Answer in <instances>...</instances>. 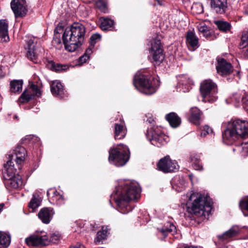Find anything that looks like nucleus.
I'll return each instance as SVG.
<instances>
[{
    "mask_svg": "<svg viewBox=\"0 0 248 248\" xmlns=\"http://www.w3.org/2000/svg\"><path fill=\"white\" fill-rule=\"evenodd\" d=\"M199 31L202 33L203 36L207 37L210 35V32L208 27L203 23L197 26Z\"/></svg>",
    "mask_w": 248,
    "mask_h": 248,
    "instance_id": "58836bf2",
    "label": "nucleus"
},
{
    "mask_svg": "<svg viewBox=\"0 0 248 248\" xmlns=\"http://www.w3.org/2000/svg\"><path fill=\"white\" fill-rule=\"evenodd\" d=\"M200 91L204 101L214 102L217 99L216 84L211 80H205L201 85Z\"/></svg>",
    "mask_w": 248,
    "mask_h": 248,
    "instance_id": "1a4fd4ad",
    "label": "nucleus"
},
{
    "mask_svg": "<svg viewBox=\"0 0 248 248\" xmlns=\"http://www.w3.org/2000/svg\"><path fill=\"white\" fill-rule=\"evenodd\" d=\"M147 137L152 144L159 147L165 145L169 140V137L162 131L161 128L154 126L147 131Z\"/></svg>",
    "mask_w": 248,
    "mask_h": 248,
    "instance_id": "423d86ee",
    "label": "nucleus"
},
{
    "mask_svg": "<svg viewBox=\"0 0 248 248\" xmlns=\"http://www.w3.org/2000/svg\"><path fill=\"white\" fill-rule=\"evenodd\" d=\"M200 6H201V7H202V6H201V5H200ZM202 11H203V9H202V7H201V9L200 11H199V13H201V12H202Z\"/></svg>",
    "mask_w": 248,
    "mask_h": 248,
    "instance_id": "13d9d810",
    "label": "nucleus"
},
{
    "mask_svg": "<svg viewBox=\"0 0 248 248\" xmlns=\"http://www.w3.org/2000/svg\"><path fill=\"white\" fill-rule=\"evenodd\" d=\"M184 248H201L200 247H190V246H185Z\"/></svg>",
    "mask_w": 248,
    "mask_h": 248,
    "instance_id": "6e6d98bb",
    "label": "nucleus"
},
{
    "mask_svg": "<svg viewBox=\"0 0 248 248\" xmlns=\"http://www.w3.org/2000/svg\"><path fill=\"white\" fill-rule=\"evenodd\" d=\"M27 50V57L34 63L38 62V57L43 51V49L40 45L37 43V39L31 37L26 41L25 46Z\"/></svg>",
    "mask_w": 248,
    "mask_h": 248,
    "instance_id": "6e6552de",
    "label": "nucleus"
},
{
    "mask_svg": "<svg viewBox=\"0 0 248 248\" xmlns=\"http://www.w3.org/2000/svg\"><path fill=\"white\" fill-rule=\"evenodd\" d=\"M52 44V45L57 49H60L62 47V44L61 42V35L60 34H54Z\"/></svg>",
    "mask_w": 248,
    "mask_h": 248,
    "instance_id": "4c0bfd02",
    "label": "nucleus"
},
{
    "mask_svg": "<svg viewBox=\"0 0 248 248\" xmlns=\"http://www.w3.org/2000/svg\"><path fill=\"white\" fill-rule=\"evenodd\" d=\"M70 27L66 28L63 33L62 39L65 48L69 52H74L79 46Z\"/></svg>",
    "mask_w": 248,
    "mask_h": 248,
    "instance_id": "f8f14e48",
    "label": "nucleus"
},
{
    "mask_svg": "<svg viewBox=\"0 0 248 248\" xmlns=\"http://www.w3.org/2000/svg\"><path fill=\"white\" fill-rule=\"evenodd\" d=\"M166 119L170 126L174 128L178 127L181 123V118L174 112L167 114Z\"/></svg>",
    "mask_w": 248,
    "mask_h": 248,
    "instance_id": "bb28decb",
    "label": "nucleus"
},
{
    "mask_svg": "<svg viewBox=\"0 0 248 248\" xmlns=\"http://www.w3.org/2000/svg\"><path fill=\"white\" fill-rule=\"evenodd\" d=\"M191 88L189 83L188 84H185L183 80H182V83H179L178 85V89L179 92L182 91L183 92H187L189 91V90Z\"/></svg>",
    "mask_w": 248,
    "mask_h": 248,
    "instance_id": "a19ab883",
    "label": "nucleus"
},
{
    "mask_svg": "<svg viewBox=\"0 0 248 248\" xmlns=\"http://www.w3.org/2000/svg\"><path fill=\"white\" fill-rule=\"evenodd\" d=\"M193 167L196 170H202L203 167L201 163V160L199 161H197V162H195L194 163H192Z\"/></svg>",
    "mask_w": 248,
    "mask_h": 248,
    "instance_id": "49530a36",
    "label": "nucleus"
},
{
    "mask_svg": "<svg viewBox=\"0 0 248 248\" xmlns=\"http://www.w3.org/2000/svg\"><path fill=\"white\" fill-rule=\"evenodd\" d=\"M158 230L164 237H166L168 233L171 232L173 234L176 231V227L173 224L168 223L166 225L161 229H158Z\"/></svg>",
    "mask_w": 248,
    "mask_h": 248,
    "instance_id": "2f4dec72",
    "label": "nucleus"
},
{
    "mask_svg": "<svg viewBox=\"0 0 248 248\" xmlns=\"http://www.w3.org/2000/svg\"><path fill=\"white\" fill-rule=\"evenodd\" d=\"M242 153L243 155H246L248 154V141L242 143L241 145Z\"/></svg>",
    "mask_w": 248,
    "mask_h": 248,
    "instance_id": "c03bdc74",
    "label": "nucleus"
},
{
    "mask_svg": "<svg viewBox=\"0 0 248 248\" xmlns=\"http://www.w3.org/2000/svg\"><path fill=\"white\" fill-rule=\"evenodd\" d=\"M55 212L53 208L45 207L42 208L38 213L39 218L43 223L47 224L52 219Z\"/></svg>",
    "mask_w": 248,
    "mask_h": 248,
    "instance_id": "6ab92c4d",
    "label": "nucleus"
},
{
    "mask_svg": "<svg viewBox=\"0 0 248 248\" xmlns=\"http://www.w3.org/2000/svg\"><path fill=\"white\" fill-rule=\"evenodd\" d=\"M243 49L242 53L244 57L246 59H248V46Z\"/></svg>",
    "mask_w": 248,
    "mask_h": 248,
    "instance_id": "3c124183",
    "label": "nucleus"
},
{
    "mask_svg": "<svg viewBox=\"0 0 248 248\" xmlns=\"http://www.w3.org/2000/svg\"><path fill=\"white\" fill-rule=\"evenodd\" d=\"M212 9L216 13L222 14L227 9V0H210Z\"/></svg>",
    "mask_w": 248,
    "mask_h": 248,
    "instance_id": "aec40b11",
    "label": "nucleus"
},
{
    "mask_svg": "<svg viewBox=\"0 0 248 248\" xmlns=\"http://www.w3.org/2000/svg\"><path fill=\"white\" fill-rule=\"evenodd\" d=\"M158 170L165 173L174 172L179 169V166L175 160H172L167 155L160 159L157 164Z\"/></svg>",
    "mask_w": 248,
    "mask_h": 248,
    "instance_id": "ddd939ff",
    "label": "nucleus"
},
{
    "mask_svg": "<svg viewBox=\"0 0 248 248\" xmlns=\"http://www.w3.org/2000/svg\"><path fill=\"white\" fill-rule=\"evenodd\" d=\"M92 52L93 51H92V48H89L86 50V51L84 55H87L90 56L89 55L92 53Z\"/></svg>",
    "mask_w": 248,
    "mask_h": 248,
    "instance_id": "603ef678",
    "label": "nucleus"
},
{
    "mask_svg": "<svg viewBox=\"0 0 248 248\" xmlns=\"http://www.w3.org/2000/svg\"><path fill=\"white\" fill-rule=\"evenodd\" d=\"M63 31V26L62 23H60L58 24L55 28L54 34H59L60 35L61 33L63 31Z\"/></svg>",
    "mask_w": 248,
    "mask_h": 248,
    "instance_id": "a18cd8bd",
    "label": "nucleus"
},
{
    "mask_svg": "<svg viewBox=\"0 0 248 248\" xmlns=\"http://www.w3.org/2000/svg\"><path fill=\"white\" fill-rule=\"evenodd\" d=\"M108 228L107 226H103L102 230L98 231L96 234V237L94 239V243L96 244H99L103 240L107 238L108 232Z\"/></svg>",
    "mask_w": 248,
    "mask_h": 248,
    "instance_id": "c756f323",
    "label": "nucleus"
},
{
    "mask_svg": "<svg viewBox=\"0 0 248 248\" xmlns=\"http://www.w3.org/2000/svg\"><path fill=\"white\" fill-rule=\"evenodd\" d=\"M150 55L157 63L161 62L164 56L161 48V42L159 39H154L151 43V47L149 50Z\"/></svg>",
    "mask_w": 248,
    "mask_h": 248,
    "instance_id": "4468645a",
    "label": "nucleus"
},
{
    "mask_svg": "<svg viewBox=\"0 0 248 248\" xmlns=\"http://www.w3.org/2000/svg\"><path fill=\"white\" fill-rule=\"evenodd\" d=\"M141 189L136 182L123 180L119 183L111 198L115 201L120 212L126 214L132 210L129 202L138 198Z\"/></svg>",
    "mask_w": 248,
    "mask_h": 248,
    "instance_id": "f257e3e1",
    "label": "nucleus"
},
{
    "mask_svg": "<svg viewBox=\"0 0 248 248\" xmlns=\"http://www.w3.org/2000/svg\"><path fill=\"white\" fill-rule=\"evenodd\" d=\"M10 242V234L7 232L0 231V248H7Z\"/></svg>",
    "mask_w": 248,
    "mask_h": 248,
    "instance_id": "cd10ccee",
    "label": "nucleus"
},
{
    "mask_svg": "<svg viewBox=\"0 0 248 248\" xmlns=\"http://www.w3.org/2000/svg\"><path fill=\"white\" fill-rule=\"evenodd\" d=\"M103 7L104 8H105V5L104 4V5H103Z\"/></svg>",
    "mask_w": 248,
    "mask_h": 248,
    "instance_id": "052dcab7",
    "label": "nucleus"
},
{
    "mask_svg": "<svg viewBox=\"0 0 248 248\" xmlns=\"http://www.w3.org/2000/svg\"><path fill=\"white\" fill-rule=\"evenodd\" d=\"M100 39L101 36L99 34L96 33L92 35L90 39V44L92 47H93L94 45L100 41Z\"/></svg>",
    "mask_w": 248,
    "mask_h": 248,
    "instance_id": "37998d69",
    "label": "nucleus"
},
{
    "mask_svg": "<svg viewBox=\"0 0 248 248\" xmlns=\"http://www.w3.org/2000/svg\"><path fill=\"white\" fill-rule=\"evenodd\" d=\"M25 242L29 246L44 247L49 242V237L44 231L36 232L25 239Z\"/></svg>",
    "mask_w": 248,
    "mask_h": 248,
    "instance_id": "9d476101",
    "label": "nucleus"
},
{
    "mask_svg": "<svg viewBox=\"0 0 248 248\" xmlns=\"http://www.w3.org/2000/svg\"><path fill=\"white\" fill-rule=\"evenodd\" d=\"M239 207L245 216H248V196L243 198L239 202Z\"/></svg>",
    "mask_w": 248,
    "mask_h": 248,
    "instance_id": "f704fd0d",
    "label": "nucleus"
},
{
    "mask_svg": "<svg viewBox=\"0 0 248 248\" xmlns=\"http://www.w3.org/2000/svg\"><path fill=\"white\" fill-rule=\"evenodd\" d=\"M41 95V91L38 86L32 84L30 89L25 90L19 98L22 103L27 102L33 99L34 96L40 97Z\"/></svg>",
    "mask_w": 248,
    "mask_h": 248,
    "instance_id": "2eb2a0df",
    "label": "nucleus"
},
{
    "mask_svg": "<svg viewBox=\"0 0 248 248\" xmlns=\"http://www.w3.org/2000/svg\"><path fill=\"white\" fill-rule=\"evenodd\" d=\"M51 92L53 95L62 98L64 90L61 83L59 81H53L51 85Z\"/></svg>",
    "mask_w": 248,
    "mask_h": 248,
    "instance_id": "393cba45",
    "label": "nucleus"
},
{
    "mask_svg": "<svg viewBox=\"0 0 248 248\" xmlns=\"http://www.w3.org/2000/svg\"><path fill=\"white\" fill-rule=\"evenodd\" d=\"M41 202V200L39 196H36L35 195H33V198L29 203V206L32 209H35L40 205Z\"/></svg>",
    "mask_w": 248,
    "mask_h": 248,
    "instance_id": "c9c22d12",
    "label": "nucleus"
},
{
    "mask_svg": "<svg viewBox=\"0 0 248 248\" xmlns=\"http://www.w3.org/2000/svg\"><path fill=\"white\" fill-rule=\"evenodd\" d=\"M217 65L216 66L218 74L224 76L230 74L232 72L231 63L228 62L224 59L218 58Z\"/></svg>",
    "mask_w": 248,
    "mask_h": 248,
    "instance_id": "a211bd4d",
    "label": "nucleus"
},
{
    "mask_svg": "<svg viewBox=\"0 0 248 248\" xmlns=\"http://www.w3.org/2000/svg\"><path fill=\"white\" fill-rule=\"evenodd\" d=\"M23 81L21 80H14L10 83V91L12 93H19L22 89Z\"/></svg>",
    "mask_w": 248,
    "mask_h": 248,
    "instance_id": "7c9ffc66",
    "label": "nucleus"
},
{
    "mask_svg": "<svg viewBox=\"0 0 248 248\" xmlns=\"http://www.w3.org/2000/svg\"><path fill=\"white\" fill-rule=\"evenodd\" d=\"M11 7L16 17L25 16L26 14L27 10L25 0H13Z\"/></svg>",
    "mask_w": 248,
    "mask_h": 248,
    "instance_id": "f3484780",
    "label": "nucleus"
},
{
    "mask_svg": "<svg viewBox=\"0 0 248 248\" xmlns=\"http://www.w3.org/2000/svg\"><path fill=\"white\" fill-rule=\"evenodd\" d=\"M127 130L124 121L116 123L114 125V139L121 140L124 138L126 134Z\"/></svg>",
    "mask_w": 248,
    "mask_h": 248,
    "instance_id": "412c9836",
    "label": "nucleus"
},
{
    "mask_svg": "<svg viewBox=\"0 0 248 248\" xmlns=\"http://www.w3.org/2000/svg\"><path fill=\"white\" fill-rule=\"evenodd\" d=\"M90 58V56L87 55H83L78 59V62L80 64L85 63Z\"/></svg>",
    "mask_w": 248,
    "mask_h": 248,
    "instance_id": "de8ad7c7",
    "label": "nucleus"
},
{
    "mask_svg": "<svg viewBox=\"0 0 248 248\" xmlns=\"http://www.w3.org/2000/svg\"><path fill=\"white\" fill-rule=\"evenodd\" d=\"M60 238V235L58 234H53L50 238H49L50 242L55 243Z\"/></svg>",
    "mask_w": 248,
    "mask_h": 248,
    "instance_id": "8fccbe9b",
    "label": "nucleus"
},
{
    "mask_svg": "<svg viewBox=\"0 0 248 248\" xmlns=\"http://www.w3.org/2000/svg\"><path fill=\"white\" fill-rule=\"evenodd\" d=\"M75 246L76 248H85L84 246L80 244H77Z\"/></svg>",
    "mask_w": 248,
    "mask_h": 248,
    "instance_id": "5fc2aeb1",
    "label": "nucleus"
},
{
    "mask_svg": "<svg viewBox=\"0 0 248 248\" xmlns=\"http://www.w3.org/2000/svg\"><path fill=\"white\" fill-rule=\"evenodd\" d=\"M27 155V151L24 147L17 146L14 150L10 151L8 155V161H11L14 164L16 163L19 170L21 169V164L24 162Z\"/></svg>",
    "mask_w": 248,
    "mask_h": 248,
    "instance_id": "9b49d317",
    "label": "nucleus"
},
{
    "mask_svg": "<svg viewBox=\"0 0 248 248\" xmlns=\"http://www.w3.org/2000/svg\"><path fill=\"white\" fill-rule=\"evenodd\" d=\"M239 232V227L237 226H233L229 230L223 234L218 236V238L222 240H227L237 235Z\"/></svg>",
    "mask_w": 248,
    "mask_h": 248,
    "instance_id": "a878e982",
    "label": "nucleus"
},
{
    "mask_svg": "<svg viewBox=\"0 0 248 248\" xmlns=\"http://www.w3.org/2000/svg\"><path fill=\"white\" fill-rule=\"evenodd\" d=\"M222 137L224 140L229 142L235 141L239 137H248V122L240 119L230 122Z\"/></svg>",
    "mask_w": 248,
    "mask_h": 248,
    "instance_id": "7ed1b4c3",
    "label": "nucleus"
},
{
    "mask_svg": "<svg viewBox=\"0 0 248 248\" xmlns=\"http://www.w3.org/2000/svg\"><path fill=\"white\" fill-rule=\"evenodd\" d=\"M100 28L102 30H108L113 25V21L109 18L101 17Z\"/></svg>",
    "mask_w": 248,
    "mask_h": 248,
    "instance_id": "473e14b6",
    "label": "nucleus"
},
{
    "mask_svg": "<svg viewBox=\"0 0 248 248\" xmlns=\"http://www.w3.org/2000/svg\"><path fill=\"white\" fill-rule=\"evenodd\" d=\"M190 116L189 120L195 124H199L201 118V111L197 108H192L190 110Z\"/></svg>",
    "mask_w": 248,
    "mask_h": 248,
    "instance_id": "c85d7f7f",
    "label": "nucleus"
},
{
    "mask_svg": "<svg viewBox=\"0 0 248 248\" xmlns=\"http://www.w3.org/2000/svg\"><path fill=\"white\" fill-rule=\"evenodd\" d=\"M47 195L54 203L59 205L64 203V199L63 196L55 189H49L47 192Z\"/></svg>",
    "mask_w": 248,
    "mask_h": 248,
    "instance_id": "b1692460",
    "label": "nucleus"
},
{
    "mask_svg": "<svg viewBox=\"0 0 248 248\" xmlns=\"http://www.w3.org/2000/svg\"><path fill=\"white\" fill-rule=\"evenodd\" d=\"M186 42L187 46L191 50H194L199 46V39L192 31L187 32Z\"/></svg>",
    "mask_w": 248,
    "mask_h": 248,
    "instance_id": "4be33fe9",
    "label": "nucleus"
},
{
    "mask_svg": "<svg viewBox=\"0 0 248 248\" xmlns=\"http://www.w3.org/2000/svg\"><path fill=\"white\" fill-rule=\"evenodd\" d=\"M248 46V34L247 32H244L241 37V42L239 45L240 49H245Z\"/></svg>",
    "mask_w": 248,
    "mask_h": 248,
    "instance_id": "ea45409f",
    "label": "nucleus"
},
{
    "mask_svg": "<svg viewBox=\"0 0 248 248\" xmlns=\"http://www.w3.org/2000/svg\"><path fill=\"white\" fill-rule=\"evenodd\" d=\"M73 35L75 36L79 46H80L84 41L86 31L85 27L79 23H74L70 27Z\"/></svg>",
    "mask_w": 248,
    "mask_h": 248,
    "instance_id": "dca6fc26",
    "label": "nucleus"
},
{
    "mask_svg": "<svg viewBox=\"0 0 248 248\" xmlns=\"http://www.w3.org/2000/svg\"><path fill=\"white\" fill-rule=\"evenodd\" d=\"M156 82H157V80L154 79L151 76L140 72L136 74L133 80L135 88L147 95L152 94L156 92Z\"/></svg>",
    "mask_w": 248,
    "mask_h": 248,
    "instance_id": "20e7f679",
    "label": "nucleus"
},
{
    "mask_svg": "<svg viewBox=\"0 0 248 248\" xmlns=\"http://www.w3.org/2000/svg\"><path fill=\"white\" fill-rule=\"evenodd\" d=\"M246 13L248 15V10H247V11H246Z\"/></svg>",
    "mask_w": 248,
    "mask_h": 248,
    "instance_id": "bf43d9fd",
    "label": "nucleus"
},
{
    "mask_svg": "<svg viewBox=\"0 0 248 248\" xmlns=\"http://www.w3.org/2000/svg\"><path fill=\"white\" fill-rule=\"evenodd\" d=\"M49 65L52 70L57 72H62L65 71L68 68V66L67 65L55 63L53 62H49Z\"/></svg>",
    "mask_w": 248,
    "mask_h": 248,
    "instance_id": "72a5a7b5",
    "label": "nucleus"
},
{
    "mask_svg": "<svg viewBox=\"0 0 248 248\" xmlns=\"http://www.w3.org/2000/svg\"><path fill=\"white\" fill-rule=\"evenodd\" d=\"M186 205L188 212L199 217L208 216L211 210L210 198L200 193H192Z\"/></svg>",
    "mask_w": 248,
    "mask_h": 248,
    "instance_id": "f03ea898",
    "label": "nucleus"
},
{
    "mask_svg": "<svg viewBox=\"0 0 248 248\" xmlns=\"http://www.w3.org/2000/svg\"><path fill=\"white\" fill-rule=\"evenodd\" d=\"M213 133V129L208 125L204 126L203 129L201 133V136L204 137L207 134H211Z\"/></svg>",
    "mask_w": 248,
    "mask_h": 248,
    "instance_id": "79ce46f5",
    "label": "nucleus"
},
{
    "mask_svg": "<svg viewBox=\"0 0 248 248\" xmlns=\"http://www.w3.org/2000/svg\"><path fill=\"white\" fill-rule=\"evenodd\" d=\"M128 153V149L125 145H118L109 149L108 160L111 164L117 167L123 166L129 159Z\"/></svg>",
    "mask_w": 248,
    "mask_h": 248,
    "instance_id": "39448f33",
    "label": "nucleus"
},
{
    "mask_svg": "<svg viewBox=\"0 0 248 248\" xmlns=\"http://www.w3.org/2000/svg\"><path fill=\"white\" fill-rule=\"evenodd\" d=\"M16 169L15 164L11 161H7L4 165L3 170V177L9 181V184L14 188H17L22 185V181L15 176Z\"/></svg>",
    "mask_w": 248,
    "mask_h": 248,
    "instance_id": "0eeeda50",
    "label": "nucleus"
},
{
    "mask_svg": "<svg viewBox=\"0 0 248 248\" xmlns=\"http://www.w3.org/2000/svg\"><path fill=\"white\" fill-rule=\"evenodd\" d=\"M8 23L5 19L0 20V42H7L9 40Z\"/></svg>",
    "mask_w": 248,
    "mask_h": 248,
    "instance_id": "5701e85b",
    "label": "nucleus"
},
{
    "mask_svg": "<svg viewBox=\"0 0 248 248\" xmlns=\"http://www.w3.org/2000/svg\"><path fill=\"white\" fill-rule=\"evenodd\" d=\"M3 206H4V204L3 203H0V212L2 210Z\"/></svg>",
    "mask_w": 248,
    "mask_h": 248,
    "instance_id": "4d7b16f0",
    "label": "nucleus"
},
{
    "mask_svg": "<svg viewBox=\"0 0 248 248\" xmlns=\"http://www.w3.org/2000/svg\"><path fill=\"white\" fill-rule=\"evenodd\" d=\"M192 163L197 162L200 160V156L198 155H193L191 156L190 157Z\"/></svg>",
    "mask_w": 248,
    "mask_h": 248,
    "instance_id": "09e8293b",
    "label": "nucleus"
},
{
    "mask_svg": "<svg viewBox=\"0 0 248 248\" xmlns=\"http://www.w3.org/2000/svg\"><path fill=\"white\" fill-rule=\"evenodd\" d=\"M6 75L5 72L2 71V67H0V77H3Z\"/></svg>",
    "mask_w": 248,
    "mask_h": 248,
    "instance_id": "864d4df0",
    "label": "nucleus"
},
{
    "mask_svg": "<svg viewBox=\"0 0 248 248\" xmlns=\"http://www.w3.org/2000/svg\"><path fill=\"white\" fill-rule=\"evenodd\" d=\"M216 24L219 30L225 32L229 31L231 28L230 24L226 21H217L216 22Z\"/></svg>",
    "mask_w": 248,
    "mask_h": 248,
    "instance_id": "e433bc0d",
    "label": "nucleus"
}]
</instances>
